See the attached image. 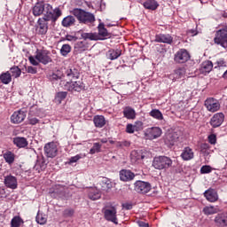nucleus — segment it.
Masks as SVG:
<instances>
[{
	"mask_svg": "<svg viewBox=\"0 0 227 227\" xmlns=\"http://www.w3.org/2000/svg\"><path fill=\"white\" fill-rule=\"evenodd\" d=\"M173 166V160L168 156H156L153 160V168L162 171V169H169Z\"/></svg>",
	"mask_w": 227,
	"mask_h": 227,
	"instance_id": "7ed1b4c3",
	"label": "nucleus"
},
{
	"mask_svg": "<svg viewBox=\"0 0 227 227\" xmlns=\"http://www.w3.org/2000/svg\"><path fill=\"white\" fill-rule=\"evenodd\" d=\"M123 116L127 120H136V110L130 106H127L123 110Z\"/></svg>",
	"mask_w": 227,
	"mask_h": 227,
	"instance_id": "7c9ffc66",
	"label": "nucleus"
},
{
	"mask_svg": "<svg viewBox=\"0 0 227 227\" xmlns=\"http://www.w3.org/2000/svg\"><path fill=\"white\" fill-rule=\"evenodd\" d=\"M27 120L29 125H36V123H39L40 121L36 117L33 116V110H30Z\"/></svg>",
	"mask_w": 227,
	"mask_h": 227,
	"instance_id": "8fccbe9b",
	"label": "nucleus"
},
{
	"mask_svg": "<svg viewBox=\"0 0 227 227\" xmlns=\"http://www.w3.org/2000/svg\"><path fill=\"white\" fill-rule=\"evenodd\" d=\"M21 224H24V220L20 216H14L11 221L12 227H20Z\"/></svg>",
	"mask_w": 227,
	"mask_h": 227,
	"instance_id": "a19ab883",
	"label": "nucleus"
},
{
	"mask_svg": "<svg viewBox=\"0 0 227 227\" xmlns=\"http://www.w3.org/2000/svg\"><path fill=\"white\" fill-rule=\"evenodd\" d=\"M63 41L65 42H77V37L75 35H67Z\"/></svg>",
	"mask_w": 227,
	"mask_h": 227,
	"instance_id": "6e6d98bb",
	"label": "nucleus"
},
{
	"mask_svg": "<svg viewBox=\"0 0 227 227\" xmlns=\"http://www.w3.org/2000/svg\"><path fill=\"white\" fill-rule=\"evenodd\" d=\"M36 223H38V224H45V223H47V216L38 213L36 215Z\"/></svg>",
	"mask_w": 227,
	"mask_h": 227,
	"instance_id": "603ef678",
	"label": "nucleus"
},
{
	"mask_svg": "<svg viewBox=\"0 0 227 227\" xmlns=\"http://www.w3.org/2000/svg\"><path fill=\"white\" fill-rule=\"evenodd\" d=\"M89 47L87 41H79L74 44V51L84 52V51H88Z\"/></svg>",
	"mask_w": 227,
	"mask_h": 227,
	"instance_id": "c85d7f7f",
	"label": "nucleus"
},
{
	"mask_svg": "<svg viewBox=\"0 0 227 227\" xmlns=\"http://www.w3.org/2000/svg\"><path fill=\"white\" fill-rule=\"evenodd\" d=\"M4 184L9 188V189H17V177L13 176H7L4 178Z\"/></svg>",
	"mask_w": 227,
	"mask_h": 227,
	"instance_id": "bb28decb",
	"label": "nucleus"
},
{
	"mask_svg": "<svg viewBox=\"0 0 227 227\" xmlns=\"http://www.w3.org/2000/svg\"><path fill=\"white\" fill-rule=\"evenodd\" d=\"M223 79H227V70L223 74Z\"/></svg>",
	"mask_w": 227,
	"mask_h": 227,
	"instance_id": "69168bd1",
	"label": "nucleus"
},
{
	"mask_svg": "<svg viewBox=\"0 0 227 227\" xmlns=\"http://www.w3.org/2000/svg\"><path fill=\"white\" fill-rule=\"evenodd\" d=\"M217 226H227V213L218 214L215 218Z\"/></svg>",
	"mask_w": 227,
	"mask_h": 227,
	"instance_id": "cd10ccee",
	"label": "nucleus"
},
{
	"mask_svg": "<svg viewBox=\"0 0 227 227\" xmlns=\"http://www.w3.org/2000/svg\"><path fill=\"white\" fill-rule=\"evenodd\" d=\"M181 134L182 133L179 130L166 133L164 137L165 145H167L168 147L175 146V144L178 143Z\"/></svg>",
	"mask_w": 227,
	"mask_h": 227,
	"instance_id": "0eeeda50",
	"label": "nucleus"
},
{
	"mask_svg": "<svg viewBox=\"0 0 227 227\" xmlns=\"http://www.w3.org/2000/svg\"><path fill=\"white\" fill-rule=\"evenodd\" d=\"M98 35L99 36H102V38H106V36H109V33L107 32V29L104 27V24L100 23L98 26Z\"/></svg>",
	"mask_w": 227,
	"mask_h": 227,
	"instance_id": "a18cd8bd",
	"label": "nucleus"
},
{
	"mask_svg": "<svg viewBox=\"0 0 227 227\" xmlns=\"http://www.w3.org/2000/svg\"><path fill=\"white\" fill-rule=\"evenodd\" d=\"M79 70L75 68L67 69L66 76L68 77V79H71V81L67 82L62 80L60 82L61 88L67 90V91H71V93L82 91V90H84V83L82 81H74V79H79Z\"/></svg>",
	"mask_w": 227,
	"mask_h": 227,
	"instance_id": "f257e3e1",
	"label": "nucleus"
},
{
	"mask_svg": "<svg viewBox=\"0 0 227 227\" xmlns=\"http://www.w3.org/2000/svg\"><path fill=\"white\" fill-rule=\"evenodd\" d=\"M86 157V154H77L74 157H71L69 159V164H74V162H77L78 160H81V159H84Z\"/></svg>",
	"mask_w": 227,
	"mask_h": 227,
	"instance_id": "864d4df0",
	"label": "nucleus"
},
{
	"mask_svg": "<svg viewBox=\"0 0 227 227\" xmlns=\"http://www.w3.org/2000/svg\"><path fill=\"white\" fill-rule=\"evenodd\" d=\"M137 224L139 227H148V223L143 222V221H138Z\"/></svg>",
	"mask_w": 227,
	"mask_h": 227,
	"instance_id": "e2e57ef3",
	"label": "nucleus"
},
{
	"mask_svg": "<svg viewBox=\"0 0 227 227\" xmlns=\"http://www.w3.org/2000/svg\"><path fill=\"white\" fill-rule=\"evenodd\" d=\"M94 125L98 129H102L106 125V117L103 115H95L93 118Z\"/></svg>",
	"mask_w": 227,
	"mask_h": 227,
	"instance_id": "473e14b6",
	"label": "nucleus"
},
{
	"mask_svg": "<svg viewBox=\"0 0 227 227\" xmlns=\"http://www.w3.org/2000/svg\"><path fill=\"white\" fill-rule=\"evenodd\" d=\"M200 152L203 153V155H210V145L202 144L200 145Z\"/></svg>",
	"mask_w": 227,
	"mask_h": 227,
	"instance_id": "3c124183",
	"label": "nucleus"
},
{
	"mask_svg": "<svg viewBox=\"0 0 227 227\" xmlns=\"http://www.w3.org/2000/svg\"><path fill=\"white\" fill-rule=\"evenodd\" d=\"M119 176L121 182H130L135 178L136 175L129 169H121L119 172Z\"/></svg>",
	"mask_w": 227,
	"mask_h": 227,
	"instance_id": "aec40b11",
	"label": "nucleus"
},
{
	"mask_svg": "<svg viewBox=\"0 0 227 227\" xmlns=\"http://www.w3.org/2000/svg\"><path fill=\"white\" fill-rule=\"evenodd\" d=\"M208 139V143H210V145H215V143H217V137L215 134H211L207 137Z\"/></svg>",
	"mask_w": 227,
	"mask_h": 227,
	"instance_id": "4d7b16f0",
	"label": "nucleus"
},
{
	"mask_svg": "<svg viewBox=\"0 0 227 227\" xmlns=\"http://www.w3.org/2000/svg\"><path fill=\"white\" fill-rule=\"evenodd\" d=\"M3 157L7 164H13L15 162V154L10 151L5 152Z\"/></svg>",
	"mask_w": 227,
	"mask_h": 227,
	"instance_id": "4c0bfd02",
	"label": "nucleus"
},
{
	"mask_svg": "<svg viewBox=\"0 0 227 227\" xmlns=\"http://www.w3.org/2000/svg\"><path fill=\"white\" fill-rule=\"evenodd\" d=\"M212 68H214V64L212 63V61L210 60H206L204 62H202V64L200 65V73L201 74H210V72H212Z\"/></svg>",
	"mask_w": 227,
	"mask_h": 227,
	"instance_id": "a878e982",
	"label": "nucleus"
},
{
	"mask_svg": "<svg viewBox=\"0 0 227 227\" xmlns=\"http://www.w3.org/2000/svg\"><path fill=\"white\" fill-rule=\"evenodd\" d=\"M155 42L171 44L173 43V37L169 35L160 34L156 35Z\"/></svg>",
	"mask_w": 227,
	"mask_h": 227,
	"instance_id": "b1692460",
	"label": "nucleus"
},
{
	"mask_svg": "<svg viewBox=\"0 0 227 227\" xmlns=\"http://www.w3.org/2000/svg\"><path fill=\"white\" fill-rule=\"evenodd\" d=\"M64 215H66V217H72V215H74V209H66Z\"/></svg>",
	"mask_w": 227,
	"mask_h": 227,
	"instance_id": "bf43d9fd",
	"label": "nucleus"
},
{
	"mask_svg": "<svg viewBox=\"0 0 227 227\" xmlns=\"http://www.w3.org/2000/svg\"><path fill=\"white\" fill-rule=\"evenodd\" d=\"M101 186L103 191H109V189H113V182H111V179L103 178Z\"/></svg>",
	"mask_w": 227,
	"mask_h": 227,
	"instance_id": "58836bf2",
	"label": "nucleus"
},
{
	"mask_svg": "<svg viewBox=\"0 0 227 227\" xmlns=\"http://www.w3.org/2000/svg\"><path fill=\"white\" fill-rule=\"evenodd\" d=\"M49 12H51V4L43 2H37L32 9V13L35 17H40V15L47 17Z\"/></svg>",
	"mask_w": 227,
	"mask_h": 227,
	"instance_id": "39448f33",
	"label": "nucleus"
},
{
	"mask_svg": "<svg viewBox=\"0 0 227 227\" xmlns=\"http://www.w3.org/2000/svg\"><path fill=\"white\" fill-rule=\"evenodd\" d=\"M181 158L183 160H192L194 159V151L191 147H184L181 153Z\"/></svg>",
	"mask_w": 227,
	"mask_h": 227,
	"instance_id": "393cba45",
	"label": "nucleus"
},
{
	"mask_svg": "<svg viewBox=\"0 0 227 227\" xmlns=\"http://www.w3.org/2000/svg\"><path fill=\"white\" fill-rule=\"evenodd\" d=\"M82 38H83V41L85 42L86 40H98V38H97V35L92 33H82Z\"/></svg>",
	"mask_w": 227,
	"mask_h": 227,
	"instance_id": "09e8293b",
	"label": "nucleus"
},
{
	"mask_svg": "<svg viewBox=\"0 0 227 227\" xmlns=\"http://www.w3.org/2000/svg\"><path fill=\"white\" fill-rule=\"evenodd\" d=\"M219 212V207L217 206H207L203 208V213L205 215H214Z\"/></svg>",
	"mask_w": 227,
	"mask_h": 227,
	"instance_id": "72a5a7b5",
	"label": "nucleus"
},
{
	"mask_svg": "<svg viewBox=\"0 0 227 227\" xmlns=\"http://www.w3.org/2000/svg\"><path fill=\"white\" fill-rule=\"evenodd\" d=\"M150 116H152L153 118H155V120H163L164 119V117L162 116V113H160L157 109L152 110L150 112Z\"/></svg>",
	"mask_w": 227,
	"mask_h": 227,
	"instance_id": "49530a36",
	"label": "nucleus"
},
{
	"mask_svg": "<svg viewBox=\"0 0 227 227\" xmlns=\"http://www.w3.org/2000/svg\"><path fill=\"white\" fill-rule=\"evenodd\" d=\"M55 187L57 189V191L55 192H63L65 191V187L62 185L58 184Z\"/></svg>",
	"mask_w": 227,
	"mask_h": 227,
	"instance_id": "680f3d73",
	"label": "nucleus"
},
{
	"mask_svg": "<svg viewBox=\"0 0 227 227\" xmlns=\"http://www.w3.org/2000/svg\"><path fill=\"white\" fill-rule=\"evenodd\" d=\"M9 72L11 74V76L15 77V79L20 77V74H22V71L20 70V68H19V67H11Z\"/></svg>",
	"mask_w": 227,
	"mask_h": 227,
	"instance_id": "79ce46f5",
	"label": "nucleus"
},
{
	"mask_svg": "<svg viewBox=\"0 0 227 227\" xmlns=\"http://www.w3.org/2000/svg\"><path fill=\"white\" fill-rule=\"evenodd\" d=\"M223 121H224V114L217 113L213 115L210 120V125L216 129V127H221L223 125Z\"/></svg>",
	"mask_w": 227,
	"mask_h": 227,
	"instance_id": "f3484780",
	"label": "nucleus"
},
{
	"mask_svg": "<svg viewBox=\"0 0 227 227\" xmlns=\"http://www.w3.org/2000/svg\"><path fill=\"white\" fill-rule=\"evenodd\" d=\"M188 35H191V36H196V35H198V32L196 30H189L188 31Z\"/></svg>",
	"mask_w": 227,
	"mask_h": 227,
	"instance_id": "0e129e2a",
	"label": "nucleus"
},
{
	"mask_svg": "<svg viewBox=\"0 0 227 227\" xmlns=\"http://www.w3.org/2000/svg\"><path fill=\"white\" fill-rule=\"evenodd\" d=\"M108 56L110 59H118L121 56V51L120 50H110L108 51Z\"/></svg>",
	"mask_w": 227,
	"mask_h": 227,
	"instance_id": "ea45409f",
	"label": "nucleus"
},
{
	"mask_svg": "<svg viewBox=\"0 0 227 227\" xmlns=\"http://www.w3.org/2000/svg\"><path fill=\"white\" fill-rule=\"evenodd\" d=\"M101 143H107V139L106 138L101 139Z\"/></svg>",
	"mask_w": 227,
	"mask_h": 227,
	"instance_id": "338daca9",
	"label": "nucleus"
},
{
	"mask_svg": "<svg viewBox=\"0 0 227 227\" xmlns=\"http://www.w3.org/2000/svg\"><path fill=\"white\" fill-rule=\"evenodd\" d=\"M75 24V18L74 16H67L62 20V26L64 27H70V26H74Z\"/></svg>",
	"mask_w": 227,
	"mask_h": 227,
	"instance_id": "e433bc0d",
	"label": "nucleus"
},
{
	"mask_svg": "<svg viewBox=\"0 0 227 227\" xmlns=\"http://www.w3.org/2000/svg\"><path fill=\"white\" fill-rule=\"evenodd\" d=\"M144 6L146 10H157L159 8V3L155 0H147L144 3Z\"/></svg>",
	"mask_w": 227,
	"mask_h": 227,
	"instance_id": "c9c22d12",
	"label": "nucleus"
},
{
	"mask_svg": "<svg viewBox=\"0 0 227 227\" xmlns=\"http://www.w3.org/2000/svg\"><path fill=\"white\" fill-rule=\"evenodd\" d=\"M105 219L110 221L114 224H118V218L116 217V209L114 207L107 208L104 211Z\"/></svg>",
	"mask_w": 227,
	"mask_h": 227,
	"instance_id": "dca6fc26",
	"label": "nucleus"
},
{
	"mask_svg": "<svg viewBox=\"0 0 227 227\" xmlns=\"http://www.w3.org/2000/svg\"><path fill=\"white\" fill-rule=\"evenodd\" d=\"M152 186L149 183L143 181H137L135 183V191L137 192H140V194H146V192H150Z\"/></svg>",
	"mask_w": 227,
	"mask_h": 227,
	"instance_id": "2eb2a0df",
	"label": "nucleus"
},
{
	"mask_svg": "<svg viewBox=\"0 0 227 227\" xmlns=\"http://www.w3.org/2000/svg\"><path fill=\"white\" fill-rule=\"evenodd\" d=\"M61 17V10L59 8L52 9V5H51V10L48 11V14L46 15V19L51 20V22H56L58 19Z\"/></svg>",
	"mask_w": 227,
	"mask_h": 227,
	"instance_id": "412c9836",
	"label": "nucleus"
},
{
	"mask_svg": "<svg viewBox=\"0 0 227 227\" xmlns=\"http://www.w3.org/2000/svg\"><path fill=\"white\" fill-rule=\"evenodd\" d=\"M143 130V121H137L134 124H127L126 132L128 134H134L135 132H139Z\"/></svg>",
	"mask_w": 227,
	"mask_h": 227,
	"instance_id": "a211bd4d",
	"label": "nucleus"
},
{
	"mask_svg": "<svg viewBox=\"0 0 227 227\" xmlns=\"http://www.w3.org/2000/svg\"><path fill=\"white\" fill-rule=\"evenodd\" d=\"M214 42L216 45H221L223 49H227V27L216 31Z\"/></svg>",
	"mask_w": 227,
	"mask_h": 227,
	"instance_id": "423d86ee",
	"label": "nucleus"
},
{
	"mask_svg": "<svg viewBox=\"0 0 227 227\" xmlns=\"http://www.w3.org/2000/svg\"><path fill=\"white\" fill-rule=\"evenodd\" d=\"M184 75H185V69L184 67H178L169 77L172 81H176L177 79H182Z\"/></svg>",
	"mask_w": 227,
	"mask_h": 227,
	"instance_id": "c756f323",
	"label": "nucleus"
},
{
	"mask_svg": "<svg viewBox=\"0 0 227 227\" xmlns=\"http://www.w3.org/2000/svg\"><path fill=\"white\" fill-rule=\"evenodd\" d=\"M71 13L82 24H91L95 22V15L82 9H74Z\"/></svg>",
	"mask_w": 227,
	"mask_h": 227,
	"instance_id": "20e7f679",
	"label": "nucleus"
},
{
	"mask_svg": "<svg viewBox=\"0 0 227 227\" xmlns=\"http://www.w3.org/2000/svg\"><path fill=\"white\" fill-rule=\"evenodd\" d=\"M72 52V46L70 44H63L60 49V54L62 56H68Z\"/></svg>",
	"mask_w": 227,
	"mask_h": 227,
	"instance_id": "37998d69",
	"label": "nucleus"
},
{
	"mask_svg": "<svg viewBox=\"0 0 227 227\" xmlns=\"http://www.w3.org/2000/svg\"><path fill=\"white\" fill-rule=\"evenodd\" d=\"M101 148H102V145H100L99 143H94L92 148H90V155H94V153H100Z\"/></svg>",
	"mask_w": 227,
	"mask_h": 227,
	"instance_id": "de8ad7c7",
	"label": "nucleus"
},
{
	"mask_svg": "<svg viewBox=\"0 0 227 227\" xmlns=\"http://www.w3.org/2000/svg\"><path fill=\"white\" fill-rule=\"evenodd\" d=\"M204 106L209 113H217V111L221 109V103H219V100L213 98H207Z\"/></svg>",
	"mask_w": 227,
	"mask_h": 227,
	"instance_id": "1a4fd4ad",
	"label": "nucleus"
},
{
	"mask_svg": "<svg viewBox=\"0 0 227 227\" xmlns=\"http://www.w3.org/2000/svg\"><path fill=\"white\" fill-rule=\"evenodd\" d=\"M26 112L18 110L11 115V122L14 125H19V123H22L26 120Z\"/></svg>",
	"mask_w": 227,
	"mask_h": 227,
	"instance_id": "4468645a",
	"label": "nucleus"
},
{
	"mask_svg": "<svg viewBox=\"0 0 227 227\" xmlns=\"http://www.w3.org/2000/svg\"><path fill=\"white\" fill-rule=\"evenodd\" d=\"M88 198L92 201H97V200H100V198H102V193L97 188H90L88 190Z\"/></svg>",
	"mask_w": 227,
	"mask_h": 227,
	"instance_id": "4be33fe9",
	"label": "nucleus"
},
{
	"mask_svg": "<svg viewBox=\"0 0 227 227\" xmlns=\"http://www.w3.org/2000/svg\"><path fill=\"white\" fill-rule=\"evenodd\" d=\"M145 136L146 139H157L162 136V129L159 127L148 128L145 131Z\"/></svg>",
	"mask_w": 227,
	"mask_h": 227,
	"instance_id": "ddd939ff",
	"label": "nucleus"
},
{
	"mask_svg": "<svg viewBox=\"0 0 227 227\" xmlns=\"http://www.w3.org/2000/svg\"><path fill=\"white\" fill-rule=\"evenodd\" d=\"M50 21V20H47V16L38 19L37 27L35 28L37 35H41L42 36L47 35V31H49L48 22Z\"/></svg>",
	"mask_w": 227,
	"mask_h": 227,
	"instance_id": "6e6552de",
	"label": "nucleus"
},
{
	"mask_svg": "<svg viewBox=\"0 0 227 227\" xmlns=\"http://www.w3.org/2000/svg\"><path fill=\"white\" fill-rule=\"evenodd\" d=\"M63 68L58 69L54 71L51 74L49 75V79L52 84L58 83V81H60L59 84H61V81H67L65 80V75H67V71L64 73Z\"/></svg>",
	"mask_w": 227,
	"mask_h": 227,
	"instance_id": "9b49d317",
	"label": "nucleus"
},
{
	"mask_svg": "<svg viewBox=\"0 0 227 227\" xmlns=\"http://www.w3.org/2000/svg\"><path fill=\"white\" fill-rule=\"evenodd\" d=\"M28 61H30L31 65L34 67H38L40 63L43 65H49V63H52V59L51 58V52H49V51L37 50L35 56H30L28 58Z\"/></svg>",
	"mask_w": 227,
	"mask_h": 227,
	"instance_id": "f03ea898",
	"label": "nucleus"
},
{
	"mask_svg": "<svg viewBox=\"0 0 227 227\" xmlns=\"http://www.w3.org/2000/svg\"><path fill=\"white\" fill-rule=\"evenodd\" d=\"M143 159H145V154H143V151H132L130 153V160L132 164H141L143 162Z\"/></svg>",
	"mask_w": 227,
	"mask_h": 227,
	"instance_id": "6ab92c4d",
	"label": "nucleus"
},
{
	"mask_svg": "<svg viewBox=\"0 0 227 227\" xmlns=\"http://www.w3.org/2000/svg\"><path fill=\"white\" fill-rule=\"evenodd\" d=\"M204 196L207 201H210L211 203H214L215 201H217L218 200V195L217 192L214 189H208L204 192Z\"/></svg>",
	"mask_w": 227,
	"mask_h": 227,
	"instance_id": "5701e85b",
	"label": "nucleus"
},
{
	"mask_svg": "<svg viewBox=\"0 0 227 227\" xmlns=\"http://www.w3.org/2000/svg\"><path fill=\"white\" fill-rule=\"evenodd\" d=\"M0 81L3 84H10V82H12V74L10 71L0 74Z\"/></svg>",
	"mask_w": 227,
	"mask_h": 227,
	"instance_id": "f704fd0d",
	"label": "nucleus"
},
{
	"mask_svg": "<svg viewBox=\"0 0 227 227\" xmlns=\"http://www.w3.org/2000/svg\"><path fill=\"white\" fill-rule=\"evenodd\" d=\"M122 208H125V210H131L132 204H130V203H124V204H122Z\"/></svg>",
	"mask_w": 227,
	"mask_h": 227,
	"instance_id": "052dcab7",
	"label": "nucleus"
},
{
	"mask_svg": "<svg viewBox=\"0 0 227 227\" xmlns=\"http://www.w3.org/2000/svg\"><path fill=\"white\" fill-rule=\"evenodd\" d=\"M67 91H61L57 93L56 97H55V102H57V104H61V102H63V100H65V98H67Z\"/></svg>",
	"mask_w": 227,
	"mask_h": 227,
	"instance_id": "c03bdc74",
	"label": "nucleus"
},
{
	"mask_svg": "<svg viewBox=\"0 0 227 227\" xmlns=\"http://www.w3.org/2000/svg\"><path fill=\"white\" fill-rule=\"evenodd\" d=\"M27 74H36L37 69H36V67L28 66V67H27Z\"/></svg>",
	"mask_w": 227,
	"mask_h": 227,
	"instance_id": "13d9d810",
	"label": "nucleus"
},
{
	"mask_svg": "<svg viewBox=\"0 0 227 227\" xmlns=\"http://www.w3.org/2000/svg\"><path fill=\"white\" fill-rule=\"evenodd\" d=\"M201 175H207L208 173H212V167L209 165H204L200 168Z\"/></svg>",
	"mask_w": 227,
	"mask_h": 227,
	"instance_id": "5fc2aeb1",
	"label": "nucleus"
},
{
	"mask_svg": "<svg viewBox=\"0 0 227 227\" xmlns=\"http://www.w3.org/2000/svg\"><path fill=\"white\" fill-rule=\"evenodd\" d=\"M13 143L18 148H26L27 146V139L26 137H16L13 138Z\"/></svg>",
	"mask_w": 227,
	"mask_h": 227,
	"instance_id": "2f4dec72",
	"label": "nucleus"
},
{
	"mask_svg": "<svg viewBox=\"0 0 227 227\" xmlns=\"http://www.w3.org/2000/svg\"><path fill=\"white\" fill-rule=\"evenodd\" d=\"M44 153L46 157L54 159L58 155V144L50 142L44 145Z\"/></svg>",
	"mask_w": 227,
	"mask_h": 227,
	"instance_id": "f8f14e48",
	"label": "nucleus"
},
{
	"mask_svg": "<svg viewBox=\"0 0 227 227\" xmlns=\"http://www.w3.org/2000/svg\"><path fill=\"white\" fill-rule=\"evenodd\" d=\"M189 59H191V55L185 49H180L174 56L176 63H187Z\"/></svg>",
	"mask_w": 227,
	"mask_h": 227,
	"instance_id": "9d476101",
	"label": "nucleus"
}]
</instances>
